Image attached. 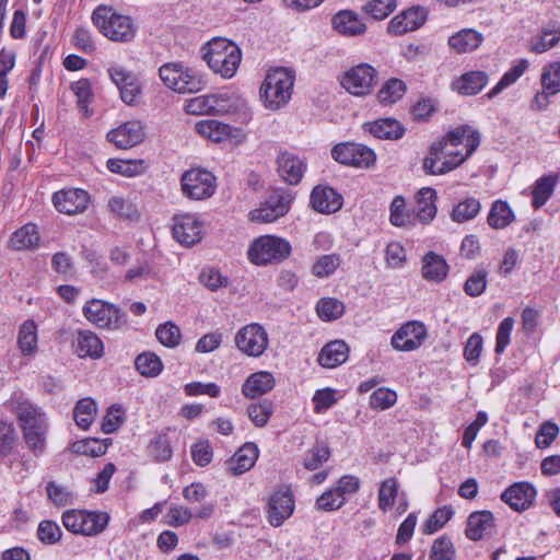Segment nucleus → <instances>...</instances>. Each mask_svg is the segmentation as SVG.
<instances>
[{
	"mask_svg": "<svg viewBox=\"0 0 560 560\" xmlns=\"http://www.w3.org/2000/svg\"><path fill=\"white\" fill-rule=\"evenodd\" d=\"M96 412L97 406L92 398L85 397L80 399L73 409L75 424L83 430H88L93 423Z\"/></svg>",
	"mask_w": 560,
	"mask_h": 560,
	"instance_id": "obj_41",
	"label": "nucleus"
},
{
	"mask_svg": "<svg viewBox=\"0 0 560 560\" xmlns=\"http://www.w3.org/2000/svg\"><path fill=\"white\" fill-rule=\"evenodd\" d=\"M275 385L276 381L270 372H256L250 374L242 385V394L254 399L270 392Z\"/></svg>",
	"mask_w": 560,
	"mask_h": 560,
	"instance_id": "obj_28",
	"label": "nucleus"
},
{
	"mask_svg": "<svg viewBox=\"0 0 560 560\" xmlns=\"http://www.w3.org/2000/svg\"><path fill=\"white\" fill-rule=\"evenodd\" d=\"M183 195L191 200H205L217 190V177L206 168H190L180 178Z\"/></svg>",
	"mask_w": 560,
	"mask_h": 560,
	"instance_id": "obj_7",
	"label": "nucleus"
},
{
	"mask_svg": "<svg viewBox=\"0 0 560 560\" xmlns=\"http://www.w3.org/2000/svg\"><path fill=\"white\" fill-rule=\"evenodd\" d=\"M310 203L315 211L330 214L341 209L343 198L335 188L328 185H317L311 192Z\"/></svg>",
	"mask_w": 560,
	"mask_h": 560,
	"instance_id": "obj_19",
	"label": "nucleus"
},
{
	"mask_svg": "<svg viewBox=\"0 0 560 560\" xmlns=\"http://www.w3.org/2000/svg\"><path fill=\"white\" fill-rule=\"evenodd\" d=\"M331 452L328 443L316 440L314 445L303 456V466L306 470L314 471L330 458Z\"/></svg>",
	"mask_w": 560,
	"mask_h": 560,
	"instance_id": "obj_39",
	"label": "nucleus"
},
{
	"mask_svg": "<svg viewBox=\"0 0 560 560\" xmlns=\"http://www.w3.org/2000/svg\"><path fill=\"white\" fill-rule=\"evenodd\" d=\"M560 42V23L551 22L541 31L538 42L532 46V50L536 54H542L555 47Z\"/></svg>",
	"mask_w": 560,
	"mask_h": 560,
	"instance_id": "obj_50",
	"label": "nucleus"
},
{
	"mask_svg": "<svg viewBox=\"0 0 560 560\" xmlns=\"http://www.w3.org/2000/svg\"><path fill=\"white\" fill-rule=\"evenodd\" d=\"M339 254H327L319 256L312 266V273L317 278L330 277L340 266Z\"/></svg>",
	"mask_w": 560,
	"mask_h": 560,
	"instance_id": "obj_55",
	"label": "nucleus"
},
{
	"mask_svg": "<svg viewBox=\"0 0 560 560\" xmlns=\"http://www.w3.org/2000/svg\"><path fill=\"white\" fill-rule=\"evenodd\" d=\"M268 335L265 328L253 323L241 328L235 336V345L248 357H260L268 347Z\"/></svg>",
	"mask_w": 560,
	"mask_h": 560,
	"instance_id": "obj_10",
	"label": "nucleus"
},
{
	"mask_svg": "<svg viewBox=\"0 0 560 560\" xmlns=\"http://www.w3.org/2000/svg\"><path fill=\"white\" fill-rule=\"evenodd\" d=\"M515 221V213L505 200L497 199L491 203L487 222L493 230H503Z\"/></svg>",
	"mask_w": 560,
	"mask_h": 560,
	"instance_id": "obj_35",
	"label": "nucleus"
},
{
	"mask_svg": "<svg viewBox=\"0 0 560 560\" xmlns=\"http://www.w3.org/2000/svg\"><path fill=\"white\" fill-rule=\"evenodd\" d=\"M438 110V101L432 97H420L415 105L411 106L410 114L415 121H428Z\"/></svg>",
	"mask_w": 560,
	"mask_h": 560,
	"instance_id": "obj_61",
	"label": "nucleus"
},
{
	"mask_svg": "<svg viewBox=\"0 0 560 560\" xmlns=\"http://www.w3.org/2000/svg\"><path fill=\"white\" fill-rule=\"evenodd\" d=\"M9 408L15 415L19 423H28L31 419L45 415L38 406L22 395H14L9 400Z\"/></svg>",
	"mask_w": 560,
	"mask_h": 560,
	"instance_id": "obj_37",
	"label": "nucleus"
},
{
	"mask_svg": "<svg viewBox=\"0 0 560 560\" xmlns=\"http://www.w3.org/2000/svg\"><path fill=\"white\" fill-rule=\"evenodd\" d=\"M318 317L324 322H332L345 313V304L335 298H322L316 304Z\"/></svg>",
	"mask_w": 560,
	"mask_h": 560,
	"instance_id": "obj_48",
	"label": "nucleus"
},
{
	"mask_svg": "<svg viewBox=\"0 0 560 560\" xmlns=\"http://www.w3.org/2000/svg\"><path fill=\"white\" fill-rule=\"evenodd\" d=\"M537 490L528 481L514 482L500 495V499L515 512H524L533 506Z\"/></svg>",
	"mask_w": 560,
	"mask_h": 560,
	"instance_id": "obj_15",
	"label": "nucleus"
},
{
	"mask_svg": "<svg viewBox=\"0 0 560 560\" xmlns=\"http://www.w3.org/2000/svg\"><path fill=\"white\" fill-rule=\"evenodd\" d=\"M422 277L427 281L440 283L448 273V265L442 255L428 252L422 258Z\"/></svg>",
	"mask_w": 560,
	"mask_h": 560,
	"instance_id": "obj_31",
	"label": "nucleus"
},
{
	"mask_svg": "<svg viewBox=\"0 0 560 560\" xmlns=\"http://www.w3.org/2000/svg\"><path fill=\"white\" fill-rule=\"evenodd\" d=\"M480 209V201L477 198L468 197L454 206L451 212V219L454 222L463 223L477 217Z\"/></svg>",
	"mask_w": 560,
	"mask_h": 560,
	"instance_id": "obj_46",
	"label": "nucleus"
},
{
	"mask_svg": "<svg viewBox=\"0 0 560 560\" xmlns=\"http://www.w3.org/2000/svg\"><path fill=\"white\" fill-rule=\"evenodd\" d=\"M18 346L24 355H33L37 350V326L34 320L24 322L19 330Z\"/></svg>",
	"mask_w": 560,
	"mask_h": 560,
	"instance_id": "obj_43",
	"label": "nucleus"
},
{
	"mask_svg": "<svg viewBox=\"0 0 560 560\" xmlns=\"http://www.w3.org/2000/svg\"><path fill=\"white\" fill-rule=\"evenodd\" d=\"M541 85L550 93L560 92V61L551 62L544 67L541 73Z\"/></svg>",
	"mask_w": 560,
	"mask_h": 560,
	"instance_id": "obj_64",
	"label": "nucleus"
},
{
	"mask_svg": "<svg viewBox=\"0 0 560 560\" xmlns=\"http://www.w3.org/2000/svg\"><path fill=\"white\" fill-rule=\"evenodd\" d=\"M163 83L177 93H197L207 85L205 74L182 62L165 63L159 69Z\"/></svg>",
	"mask_w": 560,
	"mask_h": 560,
	"instance_id": "obj_4",
	"label": "nucleus"
},
{
	"mask_svg": "<svg viewBox=\"0 0 560 560\" xmlns=\"http://www.w3.org/2000/svg\"><path fill=\"white\" fill-rule=\"evenodd\" d=\"M487 83L488 74L485 71H470L460 77L457 90L462 95H476Z\"/></svg>",
	"mask_w": 560,
	"mask_h": 560,
	"instance_id": "obj_42",
	"label": "nucleus"
},
{
	"mask_svg": "<svg viewBox=\"0 0 560 560\" xmlns=\"http://www.w3.org/2000/svg\"><path fill=\"white\" fill-rule=\"evenodd\" d=\"M398 495V482L395 477H390L381 482L378 489V509L383 512L390 510Z\"/></svg>",
	"mask_w": 560,
	"mask_h": 560,
	"instance_id": "obj_52",
	"label": "nucleus"
},
{
	"mask_svg": "<svg viewBox=\"0 0 560 560\" xmlns=\"http://www.w3.org/2000/svg\"><path fill=\"white\" fill-rule=\"evenodd\" d=\"M407 92L406 83L397 78L386 80L377 92V101L384 105H393L404 97Z\"/></svg>",
	"mask_w": 560,
	"mask_h": 560,
	"instance_id": "obj_38",
	"label": "nucleus"
},
{
	"mask_svg": "<svg viewBox=\"0 0 560 560\" xmlns=\"http://www.w3.org/2000/svg\"><path fill=\"white\" fill-rule=\"evenodd\" d=\"M110 80L120 92V97L128 105H136L140 93V83L132 72L121 66H112L107 69Z\"/></svg>",
	"mask_w": 560,
	"mask_h": 560,
	"instance_id": "obj_17",
	"label": "nucleus"
},
{
	"mask_svg": "<svg viewBox=\"0 0 560 560\" xmlns=\"http://www.w3.org/2000/svg\"><path fill=\"white\" fill-rule=\"evenodd\" d=\"M483 35L474 28H463L448 38V45L457 54L471 52L479 48Z\"/></svg>",
	"mask_w": 560,
	"mask_h": 560,
	"instance_id": "obj_34",
	"label": "nucleus"
},
{
	"mask_svg": "<svg viewBox=\"0 0 560 560\" xmlns=\"http://www.w3.org/2000/svg\"><path fill=\"white\" fill-rule=\"evenodd\" d=\"M397 7L396 0H369L362 11L368 16L376 21H382L389 16Z\"/></svg>",
	"mask_w": 560,
	"mask_h": 560,
	"instance_id": "obj_53",
	"label": "nucleus"
},
{
	"mask_svg": "<svg viewBox=\"0 0 560 560\" xmlns=\"http://www.w3.org/2000/svg\"><path fill=\"white\" fill-rule=\"evenodd\" d=\"M258 455V446L254 442H246L226 462L229 474L240 476L248 471L255 465Z\"/></svg>",
	"mask_w": 560,
	"mask_h": 560,
	"instance_id": "obj_22",
	"label": "nucleus"
},
{
	"mask_svg": "<svg viewBox=\"0 0 560 560\" xmlns=\"http://www.w3.org/2000/svg\"><path fill=\"white\" fill-rule=\"evenodd\" d=\"M293 196L290 191L283 189L273 190L265 201V203L281 217L285 215L291 207Z\"/></svg>",
	"mask_w": 560,
	"mask_h": 560,
	"instance_id": "obj_58",
	"label": "nucleus"
},
{
	"mask_svg": "<svg viewBox=\"0 0 560 560\" xmlns=\"http://www.w3.org/2000/svg\"><path fill=\"white\" fill-rule=\"evenodd\" d=\"M362 129L376 139L389 141L400 140L407 131L406 127L394 117L366 121L362 125Z\"/></svg>",
	"mask_w": 560,
	"mask_h": 560,
	"instance_id": "obj_20",
	"label": "nucleus"
},
{
	"mask_svg": "<svg viewBox=\"0 0 560 560\" xmlns=\"http://www.w3.org/2000/svg\"><path fill=\"white\" fill-rule=\"evenodd\" d=\"M558 183L557 175H544L536 180L533 194L532 206L535 209L542 207L553 194L555 187Z\"/></svg>",
	"mask_w": 560,
	"mask_h": 560,
	"instance_id": "obj_40",
	"label": "nucleus"
},
{
	"mask_svg": "<svg viewBox=\"0 0 560 560\" xmlns=\"http://www.w3.org/2000/svg\"><path fill=\"white\" fill-rule=\"evenodd\" d=\"M331 27L343 37H358L368 30L359 14L350 9L336 12L331 18Z\"/></svg>",
	"mask_w": 560,
	"mask_h": 560,
	"instance_id": "obj_21",
	"label": "nucleus"
},
{
	"mask_svg": "<svg viewBox=\"0 0 560 560\" xmlns=\"http://www.w3.org/2000/svg\"><path fill=\"white\" fill-rule=\"evenodd\" d=\"M456 550L450 537L443 535L434 540L429 560H455Z\"/></svg>",
	"mask_w": 560,
	"mask_h": 560,
	"instance_id": "obj_59",
	"label": "nucleus"
},
{
	"mask_svg": "<svg viewBox=\"0 0 560 560\" xmlns=\"http://www.w3.org/2000/svg\"><path fill=\"white\" fill-rule=\"evenodd\" d=\"M560 42V23L551 22L541 31L538 42L532 46V50L536 54H542L555 47Z\"/></svg>",
	"mask_w": 560,
	"mask_h": 560,
	"instance_id": "obj_51",
	"label": "nucleus"
},
{
	"mask_svg": "<svg viewBox=\"0 0 560 560\" xmlns=\"http://www.w3.org/2000/svg\"><path fill=\"white\" fill-rule=\"evenodd\" d=\"M109 516L105 512L68 510L62 514L63 526L73 534L94 536L107 526Z\"/></svg>",
	"mask_w": 560,
	"mask_h": 560,
	"instance_id": "obj_6",
	"label": "nucleus"
},
{
	"mask_svg": "<svg viewBox=\"0 0 560 560\" xmlns=\"http://www.w3.org/2000/svg\"><path fill=\"white\" fill-rule=\"evenodd\" d=\"M202 231L203 224L195 214H176L173 218V236L182 245L192 246L200 242Z\"/></svg>",
	"mask_w": 560,
	"mask_h": 560,
	"instance_id": "obj_13",
	"label": "nucleus"
},
{
	"mask_svg": "<svg viewBox=\"0 0 560 560\" xmlns=\"http://www.w3.org/2000/svg\"><path fill=\"white\" fill-rule=\"evenodd\" d=\"M291 253L292 246L288 240L266 234L250 243L247 249V258L256 266H267L284 261Z\"/></svg>",
	"mask_w": 560,
	"mask_h": 560,
	"instance_id": "obj_5",
	"label": "nucleus"
},
{
	"mask_svg": "<svg viewBox=\"0 0 560 560\" xmlns=\"http://www.w3.org/2000/svg\"><path fill=\"white\" fill-rule=\"evenodd\" d=\"M295 72L278 67L267 72L259 93L264 106L271 110L284 107L292 97Z\"/></svg>",
	"mask_w": 560,
	"mask_h": 560,
	"instance_id": "obj_2",
	"label": "nucleus"
},
{
	"mask_svg": "<svg viewBox=\"0 0 560 560\" xmlns=\"http://www.w3.org/2000/svg\"><path fill=\"white\" fill-rule=\"evenodd\" d=\"M295 501L290 488L275 491L268 501L267 518L271 526H281L294 512Z\"/></svg>",
	"mask_w": 560,
	"mask_h": 560,
	"instance_id": "obj_12",
	"label": "nucleus"
},
{
	"mask_svg": "<svg viewBox=\"0 0 560 560\" xmlns=\"http://www.w3.org/2000/svg\"><path fill=\"white\" fill-rule=\"evenodd\" d=\"M454 515V510L451 505H444L436 509L423 524V533L432 535L442 528Z\"/></svg>",
	"mask_w": 560,
	"mask_h": 560,
	"instance_id": "obj_56",
	"label": "nucleus"
},
{
	"mask_svg": "<svg viewBox=\"0 0 560 560\" xmlns=\"http://www.w3.org/2000/svg\"><path fill=\"white\" fill-rule=\"evenodd\" d=\"M396 401V392L386 387L375 389L370 396V406L375 410H386L394 406Z\"/></svg>",
	"mask_w": 560,
	"mask_h": 560,
	"instance_id": "obj_63",
	"label": "nucleus"
},
{
	"mask_svg": "<svg viewBox=\"0 0 560 560\" xmlns=\"http://www.w3.org/2000/svg\"><path fill=\"white\" fill-rule=\"evenodd\" d=\"M112 439H84L75 441L71 445V451L79 455H86L91 457H98L106 453Z\"/></svg>",
	"mask_w": 560,
	"mask_h": 560,
	"instance_id": "obj_44",
	"label": "nucleus"
},
{
	"mask_svg": "<svg viewBox=\"0 0 560 560\" xmlns=\"http://www.w3.org/2000/svg\"><path fill=\"white\" fill-rule=\"evenodd\" d=\"M155 336L158 340L167 348L178 346L182 338L179 327L171 322L159 325L155 330Z\"/></svg>",
	"mask_w": 560,
	"mask_h": 560,
	"instance_id": "obj_60",
	"label": "nucleus"
},
{
	"mask_svg": "<svg viewBox=\"0 0 560 560\" xmlns=\"http://www.w3.org/2000/svg\"><path fill=\"white\" fill-rule=\"evenodd\" d=\"M40 235L33 223H26L10 237L9 246L14 250H32L39 246Z\"/></svg>",
	"mask_w": 560,
	"mask_h": 560,
	"instance_id": "obj_33",
	"label": "nucleus"
},
{
	"mask_svg": "<svg viewBox=\"0 0 560 560\" xmlns=\"http://www.w3.org/2000/svg\"><path fill=\"white\" fill-rule=\"evenodd\" d=\"M226 101L223 94L200 95L188 100L185 109L191 115L220 114L226 112L223 105Z\"/></svg>",
	"mask_w": 560,
	"mask_h": 560,
	"instance_id": "obj_24",
	"label": "nucleus"
},
{
	"mask_svg": "<svg viewBox=\"0 0 560 560\" xmlns=\"http://www.w3.org/2000/svg\"><path fill=\"white\" fill-rule=\"evenodd\" d=\"M74 348L80 358L100 359L104 354L103 341L90 330L78 331Z\"/></svg>",
	"mask_w": 560,
	"mask_h": 560,
	"instance_id": "obj_30",
	"label": "nucleus"
},
{
	"mask_svg": "<svg viewBox=\"0 0 560 560\" xmlns=\"http://www.w3.org/2000/svg\"><path fill=\"white\" fill-rule=\"evenodd\" d=\"M528 68V61L521 59L516 65L510 68L500 79V81L487 93L488 98H493L504 89L515 83Z\"/></svg>",
	"mask_w": 560,
	"mask_h": 560,
	"instance_id": "obj_45",
	"label": "nucleus"
},
{
	"mask_svg": "<svg viewBox=\"0 0 560 560\" xmlns=\"http://www.w3.org/2000/svg\"><path fill=\"white\" fill-rule=\"evenodd\" d=\"M71 91L77 97V105L84 116H90L89 106L93 100L92 84L89 79H80L72 82L70 85Z\"/></svg>",
	"mask_w": 560,
	"mask_h": 560,
	"instance_id": "obj_49",
	"label": "nucleus"
},
{
	"mask_svg": "<svg viewBox=\"0 0 560 560\" xmlns=\"http://www.w3.org/2000/svg\"><path fill=\"white\" fill-rule=\"evenodd\" d=\"M428 14L422 7H411L395 15L387 25V32L400 36L420 28L427 21Z\"/></svg>",
	"mask_w": 560,
	"mask_h": 560,
	"instance_id": "obj_18",
	"label": "nucleus"
},
{
	"mask_svg": "<svg viewBox=\"0 0 560 560\" xmlns=\"http://www.w3.org/2000/svg\"><path fill=\"white\" fill-rule=\"evenodd\" d=\"M488 271L483 268L476 269L464 283V292L471 296H480L487 288Z\"/></svg>",
	"mask_w": 560,
	"mask_h": 560,
	"instance_id": "obj_57",
	"label": "nucleus"
},
{
	"mask_svg": "<svg viewBox=\"0 0 560 560\" xmlns=\"http://www.w3.org/2000/svg\"><path fill=\"white\" fill-rule=\"evenodd\" d=\"M195 130L213 142H222L232 137H235L234 132H240L238 128H233L229 124L221 122L215 119L200 120L196 122Z\"/></svg>",
	"mask_w": 560,
	"mask_h": 560,
	"instance_id": "obj_27",
	"label": "nucleus"
},
{
	"mask_svg": "<svg viewBox=\"0 0 560 560\" xmlns=\"http://www.w3.org/2000/svg\"><path fill=\"white\" fill-rule=\"evenodd\" d=\"M331 158L345 166L371 168L376 163V153L370 147L357 142H340L332 147Z\"/></svg>",
	"mask_w": 560,
	"mask_h": 560,
	"instance_id": "obj_8",
	"label": "nucleus"
},
{
	"mask_svg": "<svg viewBox=\"0 0 560 560\" xmlns=\"http://www.w3.org/2000/svg\"><path fill=\"white\" fill-rule=\"evenodd\" d=\"M495 527L494 516L491 511H475L469 514L465 535L468 539L478 541Z\"/></svg>",
	"mask_w": 560,
	"mask_h": 560,
	"instance_id": "obj_23",
	"label": "nucleus"
},
{
	"mask_svg": "<svg viewBox=\"0 0 560 560\" xmlns=\"http://www.w3.org/2000/svg\"><path fill=\"white\" fill-rule=\"evenodd\" d=\"M427 338V328L423 323L411 320L402 325L392 337L390 343L398 351H412L418 349Z\"/></svg>",
	"mask_w": 560,
	"mask_h": 560,
	"instance_id": "obj_14",
	"label": "nucleus"
},
{
	"mask_svg": "<svg viewBox=\"0 0 560 560\" xmlns=\"http://www.w3.org/2000/svg\"><path fill=\"white\" fill-rule=\"evenodd\" d=\"M202 59L209 68L224 79L235 75L242 61V50L225 37H214L201 47Z\"/></svg>",
	"mask_w": 560,
	"mask_h": 560,
	"instance_id": "obj_1",
	"label": "nucleus"
},
{
	"mask_svg": "<svg viewBox=\"0 0 560 560\" xmlns=\"http://www.w3.org/2000/svg\"><path fill=\"white\" fill-rule=\"evenodd\" d=\"M377 71L370 63L362 62L345 72L340 84L354 96L369 95L376 83Z\"/></svg>",
	"mask_w": 560,
	"mask_h": 560,
	"instance_id": "obj_9",
	"label": "nucleus"
},
{
	"mask_svg": "<svg viewBox=\"0 0 560 560\" xmlns=\"http://www.w3.org/2000/svg\"><path fill=\"white\" fill-rule=\"evenodd\" d=\"M52 203L59 212L74 215L88 209L90 195L79 188L62 189L52 195Z\"/></svg>",
	"mask_w": 560,
	"mask_h": 560,
	"instance_id": "obj_16",
	"label": "nucleus"
},
{
	"mask_svg": "<svg viewBox=\"0 0 560 560\" xmlns=\"http://www.w3.org/2000/svg\"><path fill=\"white\" fill-rule=\"evenodd\" d=\"M444 138L446 142L451 145L457 147L465 142L466 147V156L472 155V153L478 149L480 145L481 137L480 132L472 128L469 125H459L451 130H448Z\"/></svg>",
	"mask_w": 560,
	"mask_h": 560,
	"instance_id": "obj_25",
	"label": "nucleus"
},
{
	"mask_svg": "<svg viewBox=\"0 0 560 560\" xmlns=\"http://www.w3.org/2000/svg\"><path fill=\"white\" fill-rule=\"evenodd\" d=\"M148 456L154 462H166L172 457L173 451L170 439L166 434L154 438L147 447Z\"/></svg>",
	"mask_w": 560,
	"mask_h": 560,
	"instance_id": "obj_54",
	"label": "nucleus"
},
{
	"mask_svg": "<svg viewBox=\"0 0 560 560\" xmlns=\"http://www.w3.org/2000/svg\"><path fill=\"white\" fill-rule=\"evenodd\" d=\"M107 140L118 149H128L140 143V122L128 121L107 133Z\"/></svg>",
	"mask_w": 560,
	"mask_h": 560,
	"instance_id": "obj_32",
	"label": "nucleus"
},
{
	"mask_svg": "<svg viewBox=\"0 0 560 560\" xmlns=\"http://www.w3.org/2000/svg\"><path fill=\"white\" fill-rule=\"evenodd\" d=\"M389 221L394 226H405L411 221L409 212L406 210L405 198L400 195L394 197L389 206Z\"/></svg>",
	"mask_w": 560,
	"mask_h": 560,
	"instance_id": "obj_62",
	"label": "nucleus"
},
{
	"mask_svg": "<svg viewBox=\"0 0 560 560\" xmlns=\"http://www.w3.org/2000/svg\"><path fill=\"white\" fill-rule=\"evenodd\" d=\"M436 199V191L431 187H423L418 191L416 196V201L418 206L417 217L422 223H429L435 218Z\"/></svg>",
	"mask_w": 560,
	"mask_h": 560,
	"instance_id": "obj_36",
	"label": "nucleus"
},
{
	"mask_svg": "<svg viewBox=\"0 0 560 560\" xmlns=\"http://www.w3.org/2000/svg\"><path fill=\"white\" fill-rule=\"evenodd\" d=\"M278 172L289 185H298L306 170L305 163L298 156L284 152L278 158Z\"/></svg>",
	"mask_w": 560,
	"mask_h": 560,
	"instance_id": "obj_26",
	"label": "nucleus"
},
{
	"mask_svg": "<svg viewBox=\"0 0 560 560\" xmlns=\"http://www.w3.org/2000/svg\"><path fill=\"white\" fill-rule=\"evenodd\" d=\"M275 411V405L270 399H262L247 407V415L255 427L264 428L267 425Z\"/></svg>",
	"mask_w": 560,
	"mask_h": 560,
	"instance_id": "obj_47",
	"label": "nucleus"
},
{
	"mask_svg": "<svg viewBox=\"0 0 560 560\" xmlns=\"http://www.w3.org/2000/svg\"><path fill=\"white\" fill-rule=\"evenodd\" d=\"M92 21L100 32L114 42H130L137 28L132 20L117 13L112 7L98 5L92 13Z\"/></svg>",
	"mask_w": 560,
	"mask_h": 560,
	"instance_id": "obj_3",
	"label": "nucleus"
},
{
	"mask_svg": "<svg viewBox=\"0 0 560 560\" xmlns=\"http://www.w3.org/2000/svg\"><path fill=\"white\" fill-rule=\"evenodd\" d=\"M85 318L101 328H118L124 319L118 307L102 300H92L83 307Z\"/></svg>",
	"mask_w": 560,
	"mask_h": 560,
	"instance_id": "obj_11",
	"label": "nucleus"
},
{
	"mask_svg": "<svg viewBox=\"0 0 560 560\" xmlns=\"http://www.w3.org/2000/svg\"><path fill=\"white\" fill-rule=\"evenodd\" d=\"M348 357V345L343 340H334L322 348L317 361L323 368L334 369L345 363Z\"/></svg>",
	"mask_w": 560,
	"mask_h": 560,
	"instance_id": "obj_29",
	"label": "nucleus"
}]
</instances>
